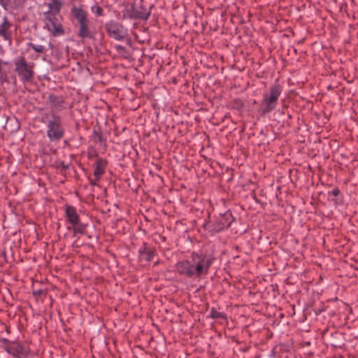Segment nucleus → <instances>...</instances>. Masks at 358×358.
<instances>
[{
    "label": "nucleus",
    "instance_id": "obj_1",
    "mask_svg": "<svg viewBox=\"0 0 358 358\" xmlns=\"http://www.w3.org/2000/svg\"><path fill=\"white\" fill-rule=\"evenodd\" d=\"M191 257L192 262L182 260L176 264V271L180 275L199 278L208 273L210 267L215 260L212 254H199L194 252L192 253Z\"/></svg>",
    "mask_w": 358,
    "mask_h": 358
},
{
    "label": "nucleus",
    "instance_id": "obj_2",
    "mask_svg": "<svg viewBox=\"0 0 358 358\" xmlns=\"http://www.w3.org/2000/svg\"><path fill=\"white\" fill-rule=\"evenodd\" d=\"M71 13L77 22V36L83 40L92 38L94 34L91 30L92 22L89 19L87 11L82 6L79 7L73 6L71 8Z\"/></svg>",
    "mask_w": 358,
    "mask_h": 358
},
{
    "label": "nucleus",
    "instance_id": "obj_3",
    "mask_svg": "<svg viewBox=\"0 0 358 358\" xmlns=\"http://www.w3.org/2000/svg\"><path fill=\"white\" fill-rule=\"evenodd\" d=\"M43 122L47 124V136L50 141H59L64 136V129L60 117L54 113H47L43 117Z\"/></svg>",
    "mask_w": 358,
    "mask_h": 358
},
{
    "label": "nucleus",
    "instance_id": "obj_4",
    "mask_svg": "<svg viewBox=\"0 0 358 358\" xmlns=\"http://www.w3.org/2000/svg\"><path fill=\"white\" fill-rule=\"evenodd\" d=\"M282 92V87L278 84H275L271 85L268 91L264 94L263 99L260 103V110L262 114H267L276 108Z\"/></svg>",
    "mask_w": 358,
    "mask_h": 358
},
{
    "label": "nucleus",
    "instance_id": "obj_5",
    "mask_svg": "<svg viewBox=\"0 0 358 358\" xmlns=\"http://www.w3.org/2000/svg\"><path fill=\"white\" fill-rule=\"evenodd\" d=\"M15 71L23 83H30L34 77L33 62L28 63L24 57H20L14 61Z\"/></svg>",
    "mask_w": 358,
    "mask_h": 358
},
{
    "label": "nucleus",
    "instance_id": "obj_6",
    "mask_svg": "<svg viewBox=\"0 0 358 358\" xmlns=\"http://www.w3.org/2000/svg\"><path fill=\"white\" fill-rule=\"evenodd\" d=\"M234 218L231 212L227 211L223 215H220L215 222L213 224H208L207 229L209 231L214 233L219 232L223 229H227L234 222Z\"/></svg>",
    "mask_w": 358,
    "mask_h": 358
},
{
    "label": "nucleus",
    "instance_id": "obj_7",
    "mask_svg": "<svg viewBox=\"0 0 358 358\" xmlns=\"http://www.w3.org/2000/svg\"><path fill=\"white\" fill-rule=\"evenodd\" d=\"M104 27L108 35L117 41H122L127 37V31L120 23L110 21L105 24Z\"/></svg>",
    "mask_w": 358,
    "mask_h": 358
},
{
    "label": "nucleus",
    "instance_id": "obj_8",
    "mask_svg": "<svg viewBox=\"0 0 358 358\" xmlns=\"http://www.w3.org/2000/svg\"><path fill=\"white\" fill-rule=\"evenodd\" d=\"M45 27L51 32L53 36L62 35L64 33L63 27L60 22H58L54 14H50L49 12L45 13Z\"/></svg>",
    "mask_w": 358,
    "mask_h": 358
},
{
    "label": "nucleus",
    "instance_id": "obj_9",
    "mask_svg": "<svg viewBox=\"0 0 358 358\" xmlns=\"http://www.w3.org/2000/svg\"><path fill=\"white\" fill-rule=\"evenodd\" d=\"M6 351L15 358H28L29 350L18 342H12L10 345L6 346Z\"/></svg>",
    "mask_w": 358,
    "mask_h": 358
},
{
    "label": "nucleus",
    "instance_id": "obj_10",
    "mask_svg": "<svg viewBox=\"0 0 358 358\" xmlns=\"http://www.w3.org/2000/svg\"><path fill=\"white\" fill-rule=\"evenodd\" d=\"M12 23L7 17H3L2 22L0 24V36L4 41H10L12 38Z\"/></svg>",
    "mask_w": 358,
    "mask_h": 358
},
{
    "label": "nucleus",
    "instance_id": "obj_11",
    "mask_svg": "<svg viewBox=\"0 0 358 358\" xmlns=\"http://www.w3.org/2000/svg\"><path fill=\"white\" fill-rule=\"evenodd\" d=\"M155 255V248L148 245L145 243H143V246L139 250V258L141 260L150 262L153 259Z\"/></svg>",
    "mask_w": 358,
    "mask_h": 358
},
{
    "label": "nucleus",
    "instance_id": "obj_12",
    "mask_svg": "<svg viewBox=\"0 0 358 358\" xmlns=\"http://www.w3.org/2000/svg\"><path fill=\"white\" fill-rule=\"evenodd\" d=\"M65 215L67 220L71 225L76 224L78 223V221H80V217L76 211V209L72 206H66Z\"/></svg>",
    "mask_w": 358,
    "mask_h": 358
},
{
    "label": "nucleus",
    "instance_id": "obj_13",
    "mask_svg": "<svg viewBox=\"0 0 358 358\" xmlns=\"http://www.w3.org/2000/svg\"><path fill=\"white\" fill-rule=\"evenodd\" d=\"M107 161L103 159H99L94 164V175L96 178L101 177L106 168Z\"/></svg>",
    "mask_w": 358,
    "mask_h": 358
},
{
    "label": "nucleus",
    "instance_id": "obj_14",
    "mask_svg": "<svg viewBox=\"0 0 358 358\" xmlns=\"http://www.w3.org/2000/svg\"><path fill=\"white\" fill-rule=\"evenodd\" d=\"M150 15V10L145 8L144 6H141V10L134 8L132 10L131 16L136 19L141 20H147Z\"/></svg>",
    "mask_w": 358,
    "mask_h": 358
},
{
    "label": "nucleus",
    "instance_id": "obj_15",
    "mask_svg": "<svg viewBox=\"0 0 358 358\" xmlns=\"http://www.w3.org/2000/svg\"><path fill=\"white\" fill-rule=\"evenodd\" d=\"M62 6V3L60 0H50L48 3V8L53 12L52 14L55 15L59 13Z\"/></svg>",
    "mask_w": 358,
    "mask_h": 358
},
{
    "label": "nucleus",
    "instance_id": "obj_16",
    "mask_svg": "<svg viewBox=\"0 0 358 358\" xmlns=\"http://www.w3.org/2000/svg\"><path fill=\"white\" fill-rule=\"evenodd\" d=\"M210 317L213 319H227V315L224 313L218 312L215 308L210 309Z\"/></svg>",
    "mask_w": 358,
    "mask_h": 358
},
{
    "label": "nucleus",
    "instance_id": "obj_17",
    "mask_svg": "<svg viewBox=\"0 0 358 358\" xmlns=\"http://www.w3.org/2000/svg\"><path fill=\"white\" fill-rule=\"evenodd\" d=\"M73 226V233L74 234H84L86 228V225L82 224L80 221L76 224H72Z\"/></svg>",
    "mask_w": 358,
    "mask_h": 358
},
{
    "label": "nucleus",
    "instance_id": "obj_18",
    "mask_svg": "<svg viewBox=\"0 0 358 358\" xmlns=\"http://www.w3.org/2000/svg\"><path fill=\"white\" fill-rule=\"evenodd\" d=\"M27 45L29 48H31V49H33L35 52H36L38 53H43L45 51V48L42 45H38V44H34L32 43H29L27 44Z\"/></svg>",
    "mask_w": 358,
    "mask_h": 358
},
{
    "label": "nucleus",
    "instance_id": "obj_19",
    "mask_svg": "<svg viewBox=\"0 0 358 358\" xmlns=\"http://www.w3.org/2000/svg\"><path fill=\"white\" fill-rule=\"evenodd\" d=\"M47 294V292L44 289H39L37 290H33V295L36 297V299L38 300L39 297L41 296H45Z\"/></svg>",
    "mask_w": 358,
    "mask_h": 358
},
{
    "label": "nucleus",
    "instance_id": "obj_20",
    "mask_svg": "<svg viewBox=\"0 0 358 358\" xmlns=\"http://www.w3.org/2000/svg\"><path fill=\"white\" fill-rule=\"evenodd\" d=\"M13 341L8 340L7 338H0V345L6 350L5 346H9L12 343Z\"/></svg>",
    "mask_w": 358,
    "mask_h": 358
},
{
    "label": "nucleus",
    "instance_id": "obj_21",
    "mask_svg": "<svg viewBox=\"0 0 358 358\" xmlns=\"http://www.w3.org/2000/svg\"><path fill=\"white\" fill-rule=\"evenodd\" d=\"M92 10L93 12H94V13L97 16H102L103 15V8L101 6H96L94 8H92Z\"/></svg>",
    "mask_w": 358,
    "mask_h": 358
},
{
    "label": "nucleus",
    "instance_id": "obj_22",
    "mask_svg": "<svg viewBox=\"0 0 358 358\" xmlns=\"http://www.w3.org/2000/svg\"><path fill=\"white\" fill-rule=\"evenodd\" d=\"M0 6H1L5 10H7L8 8V1L0 0Z\"/></svg>",
    "mask_w": 358,
    "mask_h": 358
},
{
    "label": "nucleus",
    "instance_id": "obj_23",
    "mask_svg": "<svg viewBox=\"0 0 358 358\" xmlns=\"http://www.w3.org/2000/svg\"><path fill=\"white\" fill-rule=\"evenodd\" d=\"M48 100L51 102V103H56L57 102V97L53 94H50L49 96H48Z\"/></svg>",
    "mask_w": 358,
    "mask_h": 358
},
{
    "label": "nucleus",
    "instance_id": "obj_24",
    "mask_svg": "<svg viewBox=\"0 0 358 358\" xmlns=\"http://www.w3.org/2000/svg\"><path fill=\"white\" fill-rule=\"evenodd\" d=\"M329 193L331 194L332 195H334V196H337L340 193V190L338 187H335Z\"/></svg>",
    "mask_w": 358,
    "mask_h": 358
},
{
    "label": "nucleus",
    "instance_id": "obj_25",
    "mask_svg": "<svg viewBox=\"0 0 358 358\" xmlns=\"http://www.w3.org/2000/svg\"><path fill=\"white\" fill-rule=\"evenodd\" d=\"M94 134L95 135L97 141H103V137L100 134H98L96 131H94Z\"/></svg>",
    "mask_w": 358,
    "mask_h": 358
},
{
    "label": "nucleus",
    "instance_id": "obj_26",
    "mask_svg": "<svg viewBox=\"0 0 358 358\" xmlns=\"http://www.w3.org/2000/svg\"><path fill=\"white\" fill-rule=\"evenodd\" d=\"M7 64L6 62H3L1 59H0V78H2V73H1L2 66H3V64Z\"/></svg>",
    "mask_w": 358,
    "mask_h": 358
},
{
    "label": "nucleus",
    "instance_id": "obj_27",
    "mask_svg": "<svg viewBox=\"0 0 358 358\" xmlns=\"http://www.w3.org/2000/svg\"><path fill=\"white\" fill-rule=\"evenodd\" d=\"M97 181L98 180H89V184L92 186V187H94L95 185H97Z\"/></svg>",
    "mask_w": 358,
    "mask_h": 358
},
{
    "label": "nucleus",
    "instance_id": "obj_28",
    "mask_svg": "<svg viewBox=\"0 0 358 358\" xmlns=\"http://www.w3.org/2000/svg\"><path fill=\"white\" fill-rule=\"evenodd\" d=\"M37 181H38V186H41L43 185L41 180H37Z\"/></svg>",
    "mask_w": 358,
    "mask_h": 358
},
{
    "label": "nucleus",
    "instance_id": "obj_29",
    "mask_svg": "<svg viewBox=\"0 0 358 358\" xmlns=\"http://www.w3.org/2000/svg\"><path fill=\"white\" fill-rule=\"evenodd\" d=\"M180 187H181L182 188H186L185 185H183V184H181V185H180Z\"/></svg>",
    "mask_w": 358,
    "mask_h": 358
}]
</instances>
